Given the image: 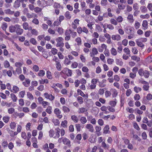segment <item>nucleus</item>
I'll use <instances>...</instances> for the list:
<instances>
[{
  "label": "nucleus",
  "instance_id": "obj_1",
  "mask_svg": "<svg viewBox=\"0 0 152 152\" xmlns=\"http://www.w3.org/2000/svg\"><path fill=\"white\" fill-rule=\"evenodd\" d=\"M9 31L12 33H15L17 35H21L23 32V29L18 24L11 25L9 27Z\"/></svg>",
  "mask_w": 152,
  "mask_h": 152
},
{
  "label": "nucleus",
  "instance_id": "obj_2",
  "mask_svg": "<svg viewBox=\"0 0 152 152\" xmlns=\"http://www.w3.org/2000/svg\"><path fill=\"white\" fill-rule=\"evenodd\" d=\"M138 73L140 76H144L146 78H148L150 75V73L148 71L146 70H144L142 68L138 70Z\"/></svg>",
  "mask_w": 152,
  "mask_h": 152
},
{
  "label": "nucleus",
  "instance_id": "obj_3",
  "mask_svg": "<svg viewBox=\"0 0 152 152\" xmlns=\"http://www.w3.org/2000/svg\"><path fill=\"white\" fill-rule=\"evenodd\" d=\"M74 59V58L72 55L69 54L67 57L66 56L64 57V63L65 65H69L71 62V60H73Z\"/></svg>",
  "mask_w": 152,
  "mask_h": 152
},
{
  "label": "nucleus",
  "instance_id": "obj_4",
  "mask_svg": "<svg viewBox=\"0 0 152 152\" xmlns=\"http://www.w3.org/2000/svg\"><path fill=\"white\" fill-rule=\"evenodd\" d=\"M57 43L56 45L57 47H63L64 46V43L63 42L64 39L62 37H58L56 39Z\"/></svg>",
  "mask_w": 152,
  "mask_h": 152
},
{
  "label": "nucleus",
  "instance_id": "obj_5",
  "mask_svg": "<svg viewBox=\"0 0 152 152\" xmlns=\"http://www.w3.org/2000/svg\"><path fill=\"white\" fill-rule=\"evenodd\" d=\"M62 142L64 144L66 145L68 147L70 148L71 147V145L70 140L66 137H65L63 139Z\"/></svg>",
  "mask_w": 152,
  "mask_h": 152
},
{
  "label": "nucleus",
  "instance_id": "obj_6",
  "mask_svg": "<svg viewBox=\"0 0 152 152\" xmlns=\"http://www.w3.org/2000/svg\"><path fill=\"white\" fill-rule=\"evenodd\" d=\"M44 96L45 98L47 99H49L50 101H53L55 99V96L52 94H49L48 93L45 92L44 94Z\"/></svg>",
  "mask_w": 152,
  "mask_h": 152
},
{
  "label": "nucleus",
  "instance_id": "obj_7",
  "mask_svg": "<svg viewBox=\"0 0 152 152\" xmlns=\"http://www.w3.org/2000/svg\"><path fill=\"white\" fill-rule=\"evenodd\" d=\"M109 130V126L108 125H106L103 129V134H110V132Z\"/></svg>",
  "mask_w": 152,
  "mask_h": 152
},
{
  "label": "nucleus",
  "instance_id": "obj_8",
  "mask_svg": "<svg viewBox=\"0 0 152 152\" xmlns=\"http://www.w3.org/2000/svg\"><path fill=\"white\" fill-rule=\"evenodd\" d=\"M107 46L104 44H103L101 45V46H99L98 48V49L99 51L101 53L103 52L104 50H105L107 48Z\"/></svg>",
  "mask_w": 152,
  "mask_h": 152
},
{
  "label": "nucleus",
  "instance_id": "obj_9",
  "mask_svg": "<svg viewBox=\"0 0 152 152\" xmlns=\"http://www.w3.org/2000/svg\"><path fill=\"white\" fill-rule=\"evenodd\" d=\"M86 128L88 129V131L91 133L94 132V128L93 126L91 124H88L85 126Z\"/></svg>",
  "mask_w": 152,
  "mask_h": 152
},
{
  "label": "nucleus",
  "instance_id": "obj_10",
  "mask_svg": "<svg viewBox=\"0 0 152 152\" xmlns=\"http://www.w3.org/2000/svg\"><path fill=\"white\" fill-rule=\"evenodd\" d=\"M104 37L107 39V43L108 44H111L112 43L110 35L108 33H105L104 34Z\"/></svg>",
  "mask_w": 152,
  "mask_h": 152
},
{
  "label": "nucleus",
  "instance_id": "obj_11",
  "mask_svg": "<svg viewBox=\"0 0 152 152\" xmlns=\"http://www.w3.org/2000/svg\"><path fill=\"white\" fill-rule=\"evenodd\" d=\"M55 130V135L53 137L54 138L56 139L59 138L60 136V129L59 127H57L56 128Z\"/></svg>",
  "mask_w": 152,
  "mask_h": 152
},
{
  "label": "nucleus",
  "instance_id": "obj_12",
  "mask_svg": "<svg viewBox=\"0 0 152 152\" xmlns=\"http://www.w3.org/2000/svg\"><path fill=\"white\" fill-rule=\"evenodd\" d=\"M82 139V136L81 134H78L76 135L75 138V142H77V143L80 144V141Z\"/></svg>",
  "mask_w": 152,
  "mask_h": 152
},
{
  "label": "nucleus",
  "instance_id": "obj_13",
  "mask_svg": "<svg viewBox=\"0 0 152 152\" xmlns=\"http://www.w3.org/2000/svg\"><path fill=\"white\" fill-rule=\"evenodd\" d=\"M98 52L97 49L95 48H93L91 50V52L90 53L91 57H93L95 55L97 54Z\"/></svg>",
  "mask_w": 152,
  "mask_h": 152
},
{
  "label": "nucleus",
  "instance_id": "obj_14",
  "mask_svg": "<svg viewBox=\"0 0 152 152\" xmlns=\"http://www.w3.org/2000/svg\"><path fill=\"white\" fill-rule=\"evenodd\" d=\"M112 39L114 40L119 41L121 39V37L119 34L113 35L112 36Z\"/></svg>",
  "mask_w": 152,
  "mask_h": 152
},
{
  "label": "nucleus",
  "instance_id": "obj_15",
  "mask_svg": "<svg viewBox=\"0 0 152 152\" xmlns=\"http://www.w3.org/2000/svg\"><path fill=\"white\" fill-rule=\"evenodd\" d=\"M67 20H70L72 17L70 12L69 11H66L64 14Z\"/></svg>",
  "mask_w": 152,
  "mask_h": 152
},
{
  "label": "nucleus",
  "instance_id": "obj_16",
  "mask_svg": "<svg viewBox=\"0 0 152 152\" xmlns=\"http://www.w3.org/2000/svg\"><path fill=\"white\" fill-rule=\"evenodd\" d=\"M142 26L143 27V29L146 30L148 28V23L147 20H144L143 21L142 23Z\"/></svg>",
  "mask_w": 152,
  "mask_h": 152
},
{
  "label": "nucleus",
  "instance_id": "obj_17",
  "mask_svg": "<svg viewBox=\"0 0 152 152\" xmlns=\"http://www.w3.org/2000/svg\"><path fill=\"white\" fill-rule=\"evenodd\" d=\"M20 6V1L18 0H16L14 3L13 5V7L15 8H19Z\"/></svg>",
  "mask_w": 152,
  "mask_h": 152
},
{
  "label": "nucleus",
  "instance_id": "obj_18",
  "mask_svg": "<svg viewBox=\"0 0 152 152\" xmlns=\"http://www.w3.org/2000/svg\"><path fill=\"white\" fill-rule=\"evenodd\" d=\"M75 41L77 43V45L78 46H80L82 44V39L80 37H77L76 38L75 40Z\"/></svg>",
  "mask_w": 152,
  "mask_h": 152
},
{
  "label": "nucleus",
  "instance_id": "obj_19",
  "mask_svg": "<svg viewBox=\"0 0 152 152\" xmlns=\"http://www.w3.org/2000/svg\"><path fill=\"white\" fill-rule=\"evenodd\" d=\"M30 83V80L29 79H26L25 81L23 82V84L25 87L28 86Z\"/></svg>",
  "mask_w": 152,
  "mask_h": 152
},
{
  "label": "nucleus",
  "instance_id": "obj_20",
  "mask_svg": "<svg viewBox=\"0 0 152 152\" xmlns=\"http://www.w3.org/2000/svg\"><path fill=\"white\" fill-rule=\"evenodd\" d=\"M102 147L105 149H108L109 148L110 146L108 144H107L104 141H103L102 143L101 144Z\"/></svg>",
  "mask_w": 152,
  "mask_h": 152
},
{
  "label": "nucleus",
  "instance_id": "obj_21",
  "mask_svg": "<svg viewBox=\"0 0 152 152\" xmlns=\"http://www.w3.org/2000/svg\"><path fill=\"white\" fill-rule=\"evenodd\" d=\"M39 82L40 84H44V83L48 84L49 83L48 80L47 79H42L39 80Z\"/></svg>",
  "mask_w": 152,
  "mask_h": 152
},
{
  "label": "nucleus",
  "instance_id": "obj_22",
  "mask_svg": "<svg viewBox=\"0 0 152 152\" xmlns=\"http://www.w3.org/2000/svg\"><path fill=\"white\" fill-rule=\"evenodd\" d=\"M87 111V110L85 108L83 107L79 108L78 110V112L79 114L83 113Z\"/></svg>",
  "mask_w": 152,
  "mask_h": 152
},
{
  "label": "nucleus",
  "instance_id": "obj_23",
  "mask_svg": "<svg viewBox=\"0 0 152 152\" xmlns=\"http://www.w3.org/2000/svg\"><path fill=\"white\" fill-rule=\"evenodd\" d=\"M127 19L129 20L130 23H133L134 21L133 16L132 14H129L127 17Z\"/></svg>",
  "mask_w": 152,
  "mask_h": 152
},
{
  "label": "nucleus",
  "instance_id": "obj_24",
  "mask_svg": "<svg viewBox=\"0 0 152 152\" xmlns=\"http://www.w3.org/2000/svg\"><path fill=\"white\" fill-rule=\"evenodd\" d=\"M135 41L137 45L138 46L141 47L142 48H144L145 46V45L143 43L141 42L140 41H139L137 39Z\"/></svg>",
  "mask_w": 152,
  "mask_h": 152
},
{
  "label": "nucleus",
  "instance_id": "obj_25",
  "mask_svg": "<svg viewBox=\"0 0 152 152\" xmlns=\"http://www.w3.org/2000/svg\"><path fill=\"white\" fill-rule=\"evenodd\" d=\"M62 110L64 113H68L70 112V110L68 107L64 106H62Z\"/></svg>",
  "mask_w": 152,
  "mask_h": 152
},
{
  "label": "nucleus",
  "instance_id": "obj_26",
  "mask_svg": "<svg viewBox=\"0 0 152 152\" xmlns=\"http://www.w3.org/2000/svg\"><path fill=\"white\" fill-rule=\"evenodd\" d=\"M5 13L7 14L13 15L14 13V11H11L10 9H8L4 11Z\"/></svg>",
  "mask_w": 152,
  "mask_h": 152
},
{
  "label": "nucleus",
  "instance_id": "obj_27",
  "mask_svg": "<svg viewBox=\"0 0 152 152\" xmlns=\"http://www.w3.org/2000/svg\"><path fill=\"white\" fill-rule=\"evenodd\" d=\"M80 121L82 124H84L87 122V120L86 117L82 116L80 118Z\"/></svg>",
  "mask_w": 152,
  "mask_h": 152
},
{
  "label": "nucleus",
  "instance_id": "obj_28",
  "mask_svg": "<svg viewBox=\"0 0 152 152\" xmlns=\"http://www.w3.org/2000/svg\"><path fill=\"white\" fill-rule=\"evenodd\" d=\"M140 10L142 13H145L148 11L147 8L144 6H142L140 7Z\"/></svg>",
  "mask_w": 152,
  "mask_h": 152
},
{
  "label": "nucleus",
  "instance_id": "obj_29",
  "mask_svg": "<svg viewBox=\"0 0 152 152\" xmlns=\"http://www.w3.org/2000/svg\"><path fill=\"white\" fill-rule=\"evenodd\" d=\"M38 73V75L39 77H42L44 76L45 74V72L44 70H41L39 71Z\"/></svg>",
  "mask_w": 152,
  "mask_h": 152
},
{
  "label": "nucleus",
  "instance_id": "obj_30",
  "mask_svg": "<svg viewBox=\"0 0 152 152\" xmlns=\"http://www.w3.org/2000/svg\"><path fill=\"white\" fill-rule=\"evenodd\" d=\"M124 51L126 53V55H128L129 56H130V50L129 48H125L124 49Z\"/></svg>",
  "mask_w": 152,
  "mask_h": 152
},
{
  "label": "nucleus",
  "instance_id": "obj_31",
  "mask_svg": "<svg viewBox=\"0 0 152 152\" xmlns=\"http://www.w3.org/2000/svg\"><path fill=\"white\" fill-rule=\"evenodd\" d=\"M71 118L72 120L75 123H77L78 119L77 117L75 115H72L71 116Z\"/></svg>",
  "mask_w": 152,
  "mask_h": 152
},
{
  "label": "nucleus",
  "instance_id": "obj_32",
  "mask_svg": "<svg viewBox=\"0 0 152 152\" xmlns=\"http://www.w3.org/2000/svg\"><path fill=\"white\" fill-rule=\"evenodd\" d=\"M52 107L51 106H49L46 109V112L49 114H51L52 113Z\"/></svg>",
  "mask_w": 152,
  "mask_h": 152
},
{
  "label": "nucleus",
  "instance_id": "obj_33",
  "mask_svg": "<svg viewBox=\"0 0 152 152\" xmlns=\"http://www.w3.org/2000/svg\"><path fill=\"white\" fill-rule=\"evenodd\" d=\"M78 66V63L76 61H74L72 63L71 66L72 69H75Z\"/></svg>",
  "mask_w": 152,
  "mask_h": 152
},
{
  "label": "nucleus",
  "instance_id": "obj_34",
  "mask_svg": "<svg viewBox=\"0 0 152 152\" xmlns=\"http://www.w3.org/2000/svg\"><path fill=\"white\" fill-rule=\"evenodd\" d=\"M110 52L112 55L116 56L117 53L116 50L114 48H112L110 50Z\"/></svg>",
  "mask_w": 152,
  "mask_h": 152
},
{
  "label": "nucleus",
  "instance_id": "obj_35",
  "mask_svg": "<svg viewBox=\"0 0 152 152\" xmlns=\"http://www.w3.org/2000/svg\"><path fill=\"white\" fill-rule=\"evenodd\" d=\"M116 63L117 65H118L120 66H122L123 64V63L121 59H116Z\"/></svg>",
  "mask_w": 152,
  "mask_h": 152
},
{
  "label": "nucleus",
  "instance_id": "obj_36",
  "mask_svg": "<svg viewBox=\"0 0 152 152\" xmlns=\"http://www.w3.org/2000/svg\"><path fill=\"white\" fill-rule=\"evenodd\" d=\"M46 76L49 79L51 80L52 79L51 72L49 70H48L47 71Z\"/></svg>",
  "mask_w": 152,
  "mask_h": 152
},
{
  "label": "nucleus",
  "instance_id": "obj_37",
  "mask_svg": "<svg viewBox=\"0 0 152 152\" xmlns=\"http://www.w3.org/2000/svg\"><path fill=\"white\" fill-rule=\"evenodd\" d=\"M112 96L113 97H115L117 96L118 92L115 89H112Z\"/></svg>",
  "mask_w": 152,
  "mask_h": 152
},
{
  "label": "nucleus",
  "instance_id": "obj_38",
  "mask_svg": "<svg viewBox=\"0 0 152 152\" xmlns=\"http://www.w3.org/2000/svg\"><path fill=\"white\" fill-rule=\"evenodd\" d=\"M132 59L134 61H137V62H139L140 60V58L139 57L136 56H133L131 57Z\"/></svg>",
  "mask_w": 152,
  "mask_h": 152
},
{
  "label": "nucleus",
  "instance_id": "obj_39",
  "mask_svg": "<svg viewBox=\"0 0 152 152\" xmlns=\"http://www.w3.org/2000/svg\"><path fill=\"white\" fill-rule=\"evenodd\" d=\"M67 121L66 120H65L62 121L61 124V126L64 128L67 127Z\"/></svg>",
  "mask_w": 152,
  "mask_h": 152
},
{
  "label": "nucleus",
  "instance_id": "obj_40",
  "mask_svg": "<svg viewBox=\"0 0 152 152\" xmlns=\"http://www.w3.org/2000/svg\"><path fill=\"white\" fill-rule=\"evenodd\" d=\"M11 97L14 102H16L17 99V98L15 94L13 93L10 94Z\"/></svg>",
  "mask_w": 152,
  "mask_h": 152
},
{
  "label": "nucleus",
  "instance_id": "obj_41",
  "mask_svg": "<svg viewBox=\"0 0 152 152\" xmlns=\"http://www.w3.org/2000/svg\"><path fill=\"white\" fill-rule=\"evenodd\" d=\"M28 98L30 100H33L34 99V96L32 94L29 92H28L27 94Z\"/></svg>",
  "mask_w": 152,
  "mask_h": 152
},
{
  "label": "nucleus",
  "instance_id": "obj_42",
  "mask_svg": "<svg viewBox=\"0 0 152 152\" xmlns=\"http://www.w3.org/2000/svg\"><path fill=\"white\" fill-rule=\"evenodd\" d=\"M10 117L9 116H5L3 117L2 120L6 123H7L9 121Z\"/></svg>",
  "mask_w": 152,
  "mask_h": 152
},
{
  "label": "nucleus",
  "instance_id": "obj_43",
  "mask_svg": "<svg viewBox=\"0 0 152 152\" xmlns=\"http://www.w3.org/2000/svg\"><path fill=\"white\" fill-rule=\"evenodd\" d=\"M23 28L25 30L29 29V25L27 22L24 23L23 24Z\"/></svg>",
  "mask_w": 152,
  "mask_h": 152
},
{
  "label": "nucleus",
  "instance_id": "obj_44",
  "mask_svg": "<svg viewBox=\"0 0 152 152\" xmlns=\"http://www.w3.org/2000/svg\"><path fill=\"white\" fill-rule=\"evenodd\" d=\"M12 90L14 93H16L19 91V88L16 86H14L12 88Z\"/></svg>",
  "mask_w": 152,
  "mask_h": 152
},
{
  "label": "nucleus",
  "instance_id": "obj_45",
  "mask_svg": "<svg viewBox=\"0 0 152 152\" xmlns=\"http://www.w3.org/2000/svg\"><path fill=\"white\" fill-rule=\"evenodd\" d=\"M110 23L111 24L116 26L118 25V23L116 20L114 18H111L110 20Z\"/></svg>",
  "mask_w": 152,
  "mask_h": 152
},
{
  "label": "nucleus",
  "instance_id": "obj_46",
  "mask_svg": "<svg viewBox=\"0 0 152 152\" xmlns=\"http://www.w3.org/2000/svg\"><path fill=\"white\" fill-rule=\"evenodd\" d=\"M138 40L140 41L141 42H145L147 41V39L146 38L141 37L140 38L138 39H137Z\"/></svg>",
  "mask_w": 152,
  "mask_h": 152
},
{
  "label": "nucleus",
  "instance_id": "obj_47",
  "mask_svg": "<svg viewBox=\"0 0 152 152\" xmlns=\"http://www.w3.org/2000/svg\"><path fill=\"white\" fill-rule=\"evenodd\" d=\"M31 33L32 35L35 36L37 35L38 34V32L37 31L36 29L34 28L31 29Z\"/></svg>",
  "mask_w": 152,
  "mask_h": 152
},
{
  "label": "nucleus",
  "instance_id": "obj_48",
  "mask_svg": "<svg viewBox=\"0 0 152 152\" xmlns=\"http://www.w3.org/2000/svg\"><path fill=\"white\" fill-rule=\"evenodd\" d=\"M77 92L78 94L81 96L83 97H84L85 96V94L80 89H78L77 90Z\"/></svg>",
  "mask_w": 152,
  "mask_h": 152
},
{
  "label": "nucleus",
  "instance_id": "obj_49",
  "mask_svg": "<svg viewBox=\"0 0 152 152\" xmlns=\"http://www.w3.org/2000/svg\"><path fill=\"white\" fill-rule=\"evenodd\" d=\"M134 91L136 93H138L140 91L142 90V88L139 87H137L135 86L134 88Z\"/></svg>",
  "mask_w": 152,
  "mask_h": 152
},
{
  "label": "nucleus",
  "instance_id": "obj_50",
  "mask_svg": "<svg viewBox=\"0 0 152 152\" xmlns=\"http://www.w3.org/2000/svg\"><path fill=\"white\" fill-rule=\"evenodd\" d=\"M7 27V24L6 23H3L1 26L2 29L4 31H6V29Z\"/></svg>",
  "mask_w": 152,
  "mask_h": 152
},
{
  "label": "nucleus",
  "instance_id": "obj_51",
  "mask_svg": "<svg viewBox=\"0 0 152 152\" xmlns=\"http://www.w3.org/2000/svg\"><path fill=\"white\" fill-rule=\"evenodd\" d=\"M77 100L79 103L81 104L83 102V99L82 97L80 96H79L77 97Z\"/></svg>",
  "mask_w": 152,
  "mask_h": 152
},
{
  "label": "nucleus",
  "instance_id": "obj_52",
  "mask_svg": "<svg viewBox=\"0 0 152 152\" xmlns=\"http://www.w3.org/2000/svg\"><path fill=\"white\" fill-rule=\"evenodd\" d=\"M32 69L33 71L37 72L39 70V67L37 65H34L32 67Z\"/></svg>",
  "mask_w": 152,
  "mask_h": 152
},
{
  "label": "nucleus",
  "instance_id": "obj_53",
  "mask_svg": "<svg viewBox=\"0 0 152 152\" xmlns=\"http://www.w3.org/2000/svg\"><path fill=\"white\" fill-rule=\"evenodd\" d=\"M56 67L58 71H60L61 68V66L59 62L56 63Z\"/></svg>",
  "mask_w": 152,
  "mask_h": 152
},
{
  "label": "nucleus",
  "instance_id": "obj_54",
  "mask_svg": "<svg viewBox=\"0 0 152 152\" xmlns=\"http://www.w3.org/2000/svg\"><path fill=\"white\" fill-rule=\"evenodd\" d=\"M10 129H14L16 127V123L14 122H11L10 125Z\"/></svg>",
  "mask_w": 152,
  "mask_h": 152
},
{
  "label": "nucleus",
  "instance_id": "obj_55",
  "mask_svg": "<svg viewBox=\"0 0 152 152\" xmlns=\"http://www.w3.org/2000/svg\"><path fill=\"white\" fill-rule=\"evenodd\" d=\"M134 98L135 101H139L140 99V96L139 94H136L134 96Z\"/></svg>",
  "mask_w": 152,
  "mask_h": 152
},
{
  "label": "nucleus",
  "instance_id": "obj_56",
  "mask_svg": "<svg viewBox=\"0 0 152 152\" xmlns=\"http://www.w3.org/2000/svg\"><path fill=\"white\" fill-rule=\"evenodd\" d=\"M54 112L56 115L58 114H60L61 113V110L58 108H56L55 109Z\"/></svg>",
  "mask_w": 152,
  "mask_h": 152
},
{
  "label": "nucleus",
  "instance_id": "obj_57",
  "mask_svg": "<svg viewBox=\"0 0 152 152\" xmlns=\"http://www.w3.org/2000/svg\"><path fill=\"white\" fill-rule=\"evenodd\" d=\"M10 134L11 137H13L15 135H17L18 134V133L17 132H14L13 131L11 130L10 131Z\"/></svg>",
  "mask_w": 152,
  "mask_h": 152
},
{
  "label": "nucleus",
  "instance_id": "obj_58",
  "mask_svg": "<svg viewBox=\"0 0 152 152\" xmlns=\"http://www.w3.org/2000/svg\"><path fill=\"white\" fill-rule=\"evenodd\" d=\"M75 127L77 132H80L81 131V125L79 124H75Z\"/></svg>",
  "mask_w": 152,
  "mask_h": 152
},
{
  "label": "nucleus",
  "instance_id": "obj_59",
  "mask_svg": "<svg viewBox=\"0 0 152 152\" xmlns=\"http://www.w3.org/2000/svg\"><path fill=\"white\" fill-rule=\"evenodd\" d=\"M140 23L137 21H136L134 25L135 28L136 29H138L140 28Z\"/></svg>",
  "mask_w": 152,
  "mask_h": 152
},
{
  "label": "nucleus",
  "instance_id": "obj_60",
  "mask_svg": "<svg viewBox=\"0 0 152 152\" xmlns=\"http://www.w3.org/2000/svg\"><path fill=\"white\" fill-rule=\"evenodd\" d=\"M132 51L134 55L137 54L138 52L137 48L136 47H132Z\"/></svg>",
  "mask_w": 152,
  "mask_h": 152
},
{
  "label": "nucleus",
  "instance_id": "obj_61",
  "mask_svg": "<svg viewBox=\"0 0 152 152\" xmlns=\"http://www.w3.org/2000/svg\"><path fill=\"white\" fill-rule=\"evenodd\" d=\"M140 17L142 19H148L149 18L150 15L148 14H147L145 15H140Z\"/></svg>",
  "mask_w": 152,
  "mask_h": 152
},
{
  "label": "nucleus",
  "instance_id": "obj_62",
  "mask_svg": "<svg viewBox=\"0 0 152 152\" xmlns=\"http://www.w3.org/2000/svg\"><path fill=\"white\" fill-rule=\"evenodd\" d=\"M34 10L36 13L40 12L42 10V9L38 7H35Z\"/></svg>",
  "mask_w": 152,
  "mask_h": 152
},
{
  "label": "nucleus",
  "instance_id": "obj_63",
  "mask_svg": "<svg viewBox=\"0 0 152 152\" xmlns=\"http://www.w3.org/2000/svg\"><path fill=\"white\" fill-rule=\"evenodd\" d=\"M126 110L129 113H132L134 112V110L132 108H129V107H127L126 108Z\"/></svg>",
  "mask_w": 152,
  "mask_h": 152
},
{
  "label": "nucleus",
  "instance_id": "obj_64",
  "mask_svg": "<svg viewBox=\"0 0 152 152\" xmlns=\"http://www.w3.org/2000/svg\"><path fill=\"white\" fill-rule=\"evenodd\" d=\"M51 52L53 54L55 55L58 53V50L56 48H52L51 49Z\"/></svg>",
  "mask_w": 152,
  "mask_h": 152
}]
</instances>
